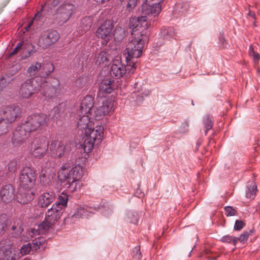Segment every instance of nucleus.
I'll use <instances>...</instances> for the list:
<instances>
[{"label":"nucleus","mask_w":260,"mask_h":260,"mask_svg":"<svg viewBox=\"0 0 260 260\" xmlns=\"http://www.w3.org/2000/svg\"><path fill=\"white\" fill-rule=\"evenodd\" d=\"M32 187H27L20 185L16 193V200L21 204H27L35 198V192Z\"/></svg>","instance_id":"12"},{"label":"nucleus","mask_w":260,"mask_h":260,"mask_svg":"<svg viewBox=\"0 0 260 260\" xmlns=\"http://www.w3.org/2000/svg\"><path fill=\"white\" fill-rule=\"evenodd\" d=\"M256 52L254 51V48L252 46H250L249 51V55L251 56L253 55Z\"/></svg>","instance_id":"53"},{"label":"nucleus","mask_w":260,"mask_h":260,"mask_svg":"<svg viewBox=\"0 0 260 260\" xmlns=\"http://www.w3.org/2000/svg\"><path fill=\"white\" fill-rule=\"evenodd\" d=\"M32 244V246H31V249H32V250L36 251L39 249L41 248V247L37 243V241H36L35 239L33 240Z\"/></svg>","instance_id":"52"},{"label":"nucleus","mask_w":260,"mask_h":260,"mask_svg":"<svg viewBox=\"0 0 260 260\" xmlns=\"http://www.w3.org/2000/svg\"><path fill=\"white\" fill-rule=\"evenodd\" d=\"M19 117V115H0V136L8 132L10 124Z\"/></svg>","instance_id":"21"},{"label":"nucleus","mask_w":260,"mask_h":260,"mask_svg":"<svg viewBox=\"0 0 260 260\" xmlns=\"http://www.w3.org/2000/svg\"><path fill=\"white\" fill-rule=\"evenodd\" d=\"M3 114H19L21 112L19 107L16 106H9L3 107Z\"/></svg>","instance_id":"36"},{"label":"nucleus","mask_w":260,"mask_h":260,"mask_svg":"<svg viewBox=\"0 0 260 260\" xmlns=\"http://www.w3.org/2000/svg\"><path fill=\"white\" fill-rule=\"evenodd\" d=\"M73 166V161L72 160H70L69 161H68L62 165L61 167V170L59 172L63 171V172H68L67 170L71 168Z\"/></svg>","instance_id":"47"},{"label":"nucleus","mask_w":260,"mask_h":260,"mask_svg":"<svg viewBox=\"0 0 260 260\" xmlns=\"http://www.w3.org/2000/svg\"><path fill=\"white\" fill-rule=\"evenodd\" d=\"M133 39L127 44L126 49L123 52V55L128 67L131 69L136 68L137 59L141 57L144 44L147 40L140 37L132 36Z\"/></svg>","instance_id":"2"},{"label":"nucleus","mask_w":260,"mask_h":260,"mask_svg":"<svg viewBox=\"0 0 260 260\" xmlns=\"http://www.w3.org/2000/svg\"><path fill=\"white\" fill-rule=\"evenodd\" d=\"M41 68L40 63L36 62L32 63L27 70V74L29 77L35 76Z\"/></svg>","instance_id":"33"},{"label":"nucleus","mask_w":260,"mask_h":260,"mask_svg":"<svg viewBox=\"0 0 260 260\" xmlns=\"http://www.w3.org/2000/svg\"><path fill=\"white\" fill-rule=\"evenodd\" d=\"M7 221L6 215L2 214L0 215V237L3 235L6 232Z\"/></svg>","instance_id":"37"},{"label":"nucleus","mask_w":260,"mask_h":260,"mask_svg":"<svg viewBox=\"0 0 260 260\" xmlns=\"http://www.w3.org/2000/svg\"><path fill=\"white\" fill-rule=\"evenodd\" d=\"M33 22V21H31L30 22V23H29V24L28 25V26L27 27H25V29H26V30L27 31L29 29V28L30 27V26L31 25L32 23Z\"/></svg>","instance_id":"57"},{"label":"nucleus","mask_w":260,"mask_h":260,"mask_svg":"<svg viewBox=\"0 0 260 260\" xmlns=\"http://www.w3.org/2000/svg\"><path fill=\"white\" fill-rule=\"evenodd\" d=\"M133 258L136 260H140L142 258V253L140 251V248L136 247L135 250L133 251Z\"/></svg>","instance_id":"49"},{"label":"nucleus","mask_w":260,"mask_h":260,"mask_svg":"<svg viewBox=\"0 0 260 260\" xmlns=\"http://www.w3.org/2000/svg\"><path fill=\"white\" fill-rule=\"evenodd\" d=\"M24 260H31L30 259H29V258H25L24 259Z\"/></svg>","instance_id":"61"},{"label":"nucleus","mask_w":260,"mask_h":260,"mask_svg":"<svg viewBox=\"0 0 260 260\" xmlns=\"http://www.w3.org/2000/svg\"><path fill=\"white\" fill-rule=\"evenodd\" d=\"M162 6L160 3L148 4L144 3L142 5V12L144 15L149 16L156 17L161 11Z\"/></svg>","instance_id":"16"},{"label":"nucleus","mask_w":260,"mask_h":260,"mask_svg":"<svg viewBox=\"0 0 260 260\" xmlns=\"http://www.w3.org/2000/svg\"><path fill=\"white\" fill-rule=\"evenodd\" d=\"M113 81L111 79H105L100 84L99 92L103 96L111 93L113 90L112 82Z\"/></svg>","instance_id":"26"},{"label":"nucleus","mask_w":260,"mask_h":260,"mask_svg":"<svg viewBox=\"0 0 260 260\" xmlns=\"http://www.w3.org/2000/svg\"><path fill=\"white\" fill-rule=\"evenodd\" d=\"M75 11V6L70 3L61 5L54 16L55 23L62 24L67 22Z\"/></svg>","instance_id":"6"},{"label":"nucleus","mask_w":260,"mask_h":260,"mask_svg":"<svg viewBox=\"0 0 260 260\" xmlns=\"http://www.w3.org/2000/svg\"><path fill=\"white\" fill-rule=\"evenodd\" d=\"M68 200V195L66 193L63 192L59 195L57 202L53 204V206L58 209H61L62 211V210L67 207Z\"/></svg>","instance_id":"30"},{"label":"nucleus","mask_w":260,"mask_h":260,"mask_svg":"<svg viewBox=\"0 0 260 260\" xmlns=\"http://www.w3.org/2000/svg\"><path fill=\"white\" fill-rule=\"evenodd\" d=\"M88 216V212L87 209L83 206H78L73 214L69 216L67 219H71V220L79 219L80 218L86 217Z\"/></svg>","instance_id":"29"},{"label":"nucleus","mask_w":260,"mask_h":260,"mask_svg":"<svg viewBox=\"0 0 260 260\" xmlns=\"http://www.w3.org/2000/svg\"><path fill=\"white\" fill-rule=\"evenodd\" d=\"M127 216L130 222L134 224H136L138 222L139 219V216L138 214L129 213L128 214Z\"/></svg>","instance_id":"46"},{"label":"nucleus","mask_w":260,"mask_h":260,"mask_svg":"<svg viewBox=\"0 0 260 260\" xmlns=\"http://www.w3.org/2000/svg\"><path fill=\"white\" fill-rule=\"evenodd\" d=\"M55 2H56V3H58V0H54V3H55Z\"/></svg>","instance_id":"60"},{"label":"nucleus","mask_w":260,"mask_h":260,"mask_svg":"<svg viewBox=\"0 0 260 260\" xmlns=\"http://www.w3.org/2000/svg\"><path fill=\"white\" fill-rule=\"evenodd\" d=\"M192 249L190 250V253H189V254L188 256H189L190 255V253H191V252H192Z\"/></svg>","instance_id":"59"},{"label":"nucleus","mask_w":260,"mask_h":260,"mask_svg":"<svg viewBox=\"0 0 260 260\" xmlns=\"http://www.w3.org/2000/svg\"><path fill=\"white\" fill-rule=\"evenodd\" d=\"M15 188L10 184H6L0 189V199L4 203H9L14 198Z\"/></svg>","instance_id":"18"},{"label":"nucleus","mask_w":260,"mask_h":260,"mask_svg":"<svg viewBox=\"0 0 260 260\" xmlns=\"http://www.w3.org/2000/svg\"><path fill=\"white\" fill-rule=\"evenodd\" d=\"M126 73V69L124 64L119 59L113 61L110 69V74L117 78L123 77Z\"/></svg>","instance_id":"19"},{"label":"nucleus","mask_w":260,"mask_h":260,"mask_svg":"<svg viewBox=\"0 0 260 260\" xmlns=\"http://www.w3.org/2000/svg\"><path fill=\"white\" fill-rule=\"evenodd\" d=\"M140 1V0H128L125 6L126 10L128 12L133 10L139 3Z\"/></svg>","instance_id":"40"},{"label":"nucleus","mask_w":260,"mask_h":260,"mask_svg":"<svg viewBox=\"0 0 260 260\" xmlns=\"http://www.w3.org/2000/svg\"><path fill=\"white\" fill-rule=\"evenodd\" d=\"M83 141L82 147L85 153L90 152L92 150L94 145H96L95 142H93L92 140L88 138L85 136L83 138Z\"/></svg>","instance_id":"31"},{"label":"nucleus","mask_w":260,"mask_h":260,"mask_svg":"<svg viewBox=\"0 0 260 260\" xmlns=\"http://www.w3.org/2000/svg\"><path fill=\"white\" fill-rule=\"evenodd\" d=\"M33 82L32 79H28L22 84L19 91L22 98L28 99L35 93L37 88L34 86Z\"/></svg>","instance_id":"17"},{"label":"nucleus","mask_w":260,"mask_h":260,"mask_svg":"<svg viewBox=\"0 0 260 260\" xmlns=\"http://www.w3.org/2000/svg\"><path fill=\"white\" fill-rule=\"evenodd\" d=\"M182 125H184V129L182 130V132L184 133L188 132V124L187 123H184L182 124Z\"/></svg>","instance_id":"54"},{"label":"nucleus","mask_w":260,"mask_h":260,"mask_svg":"<svg viewBox=\"0 0 260 260\" xmlns=\"http://www.w3.org/2000/svg\"><path fill=\"white\" fill-rule=\"evenodd\" d=\"M237 239L236 238V237L231 236L230 235H226L223 236L221 241L223 242H227L229 243H233L234 245H236L237 243Z\"/></svg>","instance_id":"41"},{"label":"nucleus","mask_w":260,"mask_h":260,"mask_svg":"<svg viewBox=\"0 0 260 260\" xmlns=\"http://www.w3.org/2000/svg\"><path fill=\"white\" fill-rule=\"evenodd\" d=\"M114 109V102L112 99H107L103 102V105L97 111L96 114H109Z\"/></svg>","instance_id":"28"},{"label":"nucleus","mask_w":260,"mask_h":260,"mask_svg":"<svg viewBox=\"0 0 260 260\" xmlns=\"http://www.w3.org/2000/svg\"><path fill=\"white\" fill-rule=\"evenodd\" d=\"M36 180V174L32 168L29 167H25L21 170L19 174L20 185L33 187Z\"/></svg>","instance_id":"9"},{"label":"nucleus","mask_w":260,"mask_h":260,"mask_svg":"<svg viewBox=\"0 0 260 260\" xmlns=\"http://www.w3.org/2000/svg\"><path fill=\"white\" fill-rule=\"evenodd\" d=\"M41 16V13L38 12L35 16L34 20L37 19V18H39Z\"/></svg>","instance_id":"56"},{"label":"nucleus","mask_w":260,"mask_h":260,"mask_svg":"<svg viewBox=\"0 0 260 260\" xmlns=\"http://www.w3.org/2000/svg\"><path fill=\"white\" fill-rule=\"evenodd\" d=\"M54 70V67L52 63H47L44 64L41 69L40 76L45 78L50 75Z\"/></svg>","instance_id":"35"},{"label":"nucleus","mask_w":260,"mask_h":260,"mask_svg":"<svg viewBox=\"0 0 260 260\" xmlns=\"http://www.w3.org/2000/svg\"><path fill=\"white\" fill-rule=\"evenodd\" d=\"M94 105V99L91 95H86L82 101L80 112L82 114H91Z\"/></svg>","instance_id":"25"},{"label":"nucleus","mask_w":260,"mask_h":260,"mask_svg":"<svg viewBox=\"0 0 260 260\" xmlns=\"http://www.w3.org/2000/svg\"><path fill=\"white\" fill-rule=\"evenodd\" d=\"M17 225H13L11 229L13 231H16L17 235H19L23 231L22 223L20 219H18Z\"/></svg>","instance_id":"42"},{"label":"nucleus","mask_w":260,"mask_h":260,"mask_svg":"<svg viewBox=\"0 0 260 260\" xmlns=\"http://www.w3.org/2000/svg\"><path fill=\"white\" fill-rule=\"evenodd\" d=\"M259 55L257 52H256L253 55H252V57L254 61L258 60L259 58Z\"/></svg>","instance_id":"55"},{"label":"nucleus","mask_w":260,"mask_h":260,"mask_svg":"<svg viewBox=\"0 0 260 260\" xmlns=\"http://www.w3.org/2000/svg\"><path fill=\"white\" fill-rule=\"evenodd\" d=\"M203 123L206 129L205 135H206L207 131L212 128L213 122L211 118L209 116H206L203 119Z\"/></svg>","instance_id":"38"},{"label":"nucleus","mask_w":260,"mask_h":260,"mask_svg":"<svg viewBox=\"0 0 260 260\" xmlns=\"http://www.w3.org/2000/svg\"><path fill=\"white\" fill-rule=\"evenodd\" d=\"M31 249V245L30 243H27L25 245H23L20 249L21 253L23 255H26L29 253Z\"/></svg>","instance_id":"44"},{"label":"nucleus","mask_w":260,"mask_h":260,"mask_svg":"<svg viewBox=\"0 0 260 260\" xmlns=\"http://www.w3.org/2000/svg\"><path fill=\"white\" fill-rule=\"evenodd\" d=\"M256 189L257 186L255 183L252 182L250 184H248L247 186V189L246 190V198L253 199L255 195Z\"/></svg>","instance_id":"34"},{"label":"nucleus","mask_w":260,"mask_h":260,"mask_svg":"<svg viewBox=\"0 0 260 260\" xmlns=\"http://www.w3.org/2000/svg\"><path fill=\"white\" fill-rule=\"evenodd\" d=\"M46 120V115H30L22 123L31 133L44 125Z\"/></svg>","instance_id":"10"},{"label":"nucleus","mask_w":260,"mask_h":260,"mask_svg":"<svg viewBox=\"0 0 260 260\" xmlns=\"http://www.w3.org/2000/svg\"><path fill=\"white\" fill-rule=\"evenodd\" d=\"M59 38V33L54 30L45 32L39 40V45L43 49H47L55 43Z\"/></svg>","instance_id":"13"},{"label":"nucleus","mask_w":260,"mask_h":260,"mask_svg":"<svg viewBox=\"0 0 260 260\" xmlns=\"http://www.w3.org/2000/svg\"><path fill=\"white\" fill-rule=\"evenodd\" d=\"M62 211L52 205L46 213L44 220L40 224L35 225L34 228L28 229V233L30 237H34L40 234H45L50 230L54 228V225L62 215Z\"/></svg>","instance_id":"1"},{"label":"nucleus","mask_w":260,"mask_h":260,"mask_svg":"<svg viewBox=\"0 0 260 260\" xmlns=\"http://www.w3.org/2000/svg\"><path fill=\"white\" fill-rule=\"evenodd\" d=\"M113 23L111 20H106L98 28L96 36L102 40V44L106 45L112 38Z\"/></svg>","instance_id":"7"},{"label":"nucleus","mask_w":260,"mask_h":260,"mask_svg":"<svg viewBox=\"0 0 260 260\" xmlns=\"http://www.w3.org/2000/svg\"><path fill=\"white\" fill-rule=\"evenodd\" d=\"M245 225V223L241 220H237L234 225V229L236 231H240Z\"/></svg>","instance_id":"48"},{"label":"nucleus","mask_w":260,"mask_h":260,"mask_svg":"<svg viewBox=\"0 0 260 260\" xmlns=\"http://www.w3.org/2000/svg\"><path fill=\"white\" fill-rule=\"evenodd\" d=\"M36 241H37V243L40 245L42 249H44L45 248V246L44 245L45 243V241L41 237H38L35 239Z\"/></svg>","instance_id":"51"},{"label":"nucleus","mask_w":260,"mask_h":260,"mask_svg":"<svg viewBox=\"0 0 260 260\" xmlns=\"http://www.w3.org/2000/svg\"><path fill=\"white\" fill-rule=\"evenodd\" d=\"M225 214L226 216H232L237 214L235 209L232 206H226L224 207Z\"/></svg>","instance_id":"43"},{"label":"nucleus","mask_w":260,"mask_h":260,"mask_svg":"<svg viewBox=\"0 0 260 260\" xmlns=\"http://www.w3.org/2000/svg\"><path fill=\"white\" fill-rule=\"evenodd\" d=\"M55 199V194L54 192H45L41 194L37 201L38 206L42 208H47Z\"/></svg>","instance_id":"22"},{"label":"nucleus","mask_w":260,"mask_h":260,"mask_svg":"<svg viewBox=\"0 0 260 260\" xmlns=\"http://www.w3.org/2000/svg\"><path fill=\"white\" fill-rule=\"evenodd\" d=\"M94 122L91 120V118L88 116V115H80V117L77 122V125L79 129H84L85 131L86 128L89 127L94 126Z\"/></svg>","instance_id":"27"},{"label":"nucleus","mask_w":260,"mask_h":260,"mask_svg":"<svg viewBox=\"0 0 260 260\" xmlns=\"http://www.w3.org/2000/svg\"><path fill=\"white\" fill-rule=\"evenodd\" d=\"M148 22L146 16H141L131 18L129 27L132 29V35L148 40Z\"/></svg>","instance_id":"4"},{"label":"nucleus","mask_w":260,"mask_h":260,"mask_svg":"<svg viewBox=\"0 0 260 260\" xmlns=\"http://www.w3.org/2000/svg\"><path fill=\"white\" fill-rule=\"evenodd\" d=\"M134 89L135 90L131 93L129 100L131 102H136L137 104L141 103L151 93L149 86L141 81H138L135 83Z\"/></svg>","instance_id":"5"},{"label":"nucleus","mask_w":260,"mask_h":260,"mask_svg":"<svg viewBox=\"0 0 260 260\" xmlns=\"http://www.w3.org/2000/svg\"><path fill=\"white\" fill-rule=\"evenodd\" d=\"M201 145V143L200 142H198L197 143V146L198 147H199L200 146V145Z\"/></svg>","instance_id":"58"},{"label":"nucleus","mask_w":260,"mask_h":260,"mask_svg":"<svg viewBox=\"0 0 260 260\" xmlns=\"http://www.w3.org/2000/svg\"><path fill=\"white\" fill-rule=\"evenodd\" d=\"M17 168V163L15 160H12L8 165V170L9 172L14 173Z\"/></svg>","instance_id":"45"},{"label":"nucleus","mask_w":260,"mask_h":260,"mask_svg":"<svg viewBox=\"0 0 260 260\" xmlns=\"http://www.w3.org/2000/svg\"><path fill=\"white\" fill-rule=\"evenodd\" d=\"M18 256L12 251V243L9 238L0 241V260H17Z\"/></svg>","instance_id":"11"},{"label":"nucleus","mask_w":260,"mask_h":260,"mask_svg":"<svg viewBox=\"0 0 260 260\" xmlns=\"http://www.w3.org/2000/svg\"><path fill=\"white\" fill-rule=\"evenodd\" d=\"M110 61V57L108 54L105 51H101L96 57V63L98 64H102L108 63Z\"/></svg>","instance_id":"32"},{"label":"nucleus","mask_w":260,"mask_h":260,"mask_svg":"<svg viewBox=\"0 0 260 260\" xmlns=\"http://www.w3.org/2000/svg\"><path fill=\"white\" fill-rule=\"evenodd\" d=\"M54 80L56 81V85L47 84L43 87L42 94L46 100H53L57 96L59 81L57 79Z\"/></svg>","instance_id":"23"},{"label":"nucleus","mask_w":260,"mask_h":260,"mask_svg":"<svg viewBox=\"0 0 260 260\" xmlns=\"http://www.w3.org/2000/svg\"><path fill=\"white\" fill-rule=\"evenodd\" d=\"M48 148L53 157H61L64 154L65 147L61 141H51L50 144L48 143Z\"/></svg>","instance_id":"20"},{"label":"nucleus","mask_w":260,"mask_h":260,"mask_svg":"<svg viewBox=\"0 0 260 260\" xmlns=\"http://www.w3.org/2000/svg\"><path fill=\"white\" fill-rule=\"evenodd\" d=\"M83 174V168L79 165L73 167L68 172H58V178L69 191L73 192L80 188L79 180Z\"/></svg>","instance_id":"3"},{"label":"nucleus","mask_w":260,"mask_h":260,"mask_svg":"<svg viewBox=\"0 0 260 260\" xmlns=\"http://www.w3.org/2000/svg\"><path fill=\"white\" fill-rule=\"evenodd\" d=\"M30 133V132L24 127L22 123L21 125L17 126L13 132L12 138L14 145L17 146L23 143L29 137Z\"/></svg>","instance_id":"15"},{"label":"nucleus","mask_w":260,"mask_h":260,"mask_svg":"<svg viewBox=\"0 0 260 260\" xmlns=\"http://www.w3.org/2000/svg\"><path fill=\"white\" fill-rule=\"evenodd\" d=\"M54 176L55 174L50 168H43L40 174V182L43 186H49L51 184Z\"/></svg>","instance_id":"24"},{"label":"nucleus","mask_w":260,"mask_h":260,"mask_svg":"<svg viewBox=\"0 0 260 260\" xmlns=\"http://www.w3.org/2000/svg\"><path fill=\"white\" fill-rule=\"evenodd\" d=\"M22 44H23V42H19L18 43V44L17 45L16 47L12 51V52L9 54V57L19 52V51L21 49Z\"/></svg>","instance_id":"50"},{"label":"nucleus","mask_w":260,"mask_h":260,"mask_svg":"<svg viewBox=\"0 0 260 260\" xmlns=\"http://www.w3.org/2000/svg\"><path fill=\"white\" fill-rule=\"evenodd\" d=\"M48 149V142L45 138H36L31 142L30 152L35 157H43Z\"/></svg>","instance_id":"8"},{"label":"nucleus","mask_w":260,"mask_h":260,"mask_svg":"<svg viewBox=\"0 0 260 260\" xmlns=\"http://www.w3.org/2000/svg\"><path fill=\"white\" fill-rule=\"evenodd\" d=\"M104 127L101 125H96L95 127H89L85 131V136L91 139L96 145H99L103 138Z\"/></svg>","instance_id":"14"},{"label":"nucleus","mask_w":260,"mask_h":260,"mask_svg":"<svg viewBox=\"0 0 260 260\" xmlns=\"http://www.w3.org/2000/svg\"><path fill=\"white\" fill-rule=\"evenodd\" d=\"M252 233V231L249 230V231H244L243 233L239 237H236L237 240V242L238 241H240L241 243H244L246 241H247L249 236Z\"/></svg>","instance_id":"39"}]
</instances>
